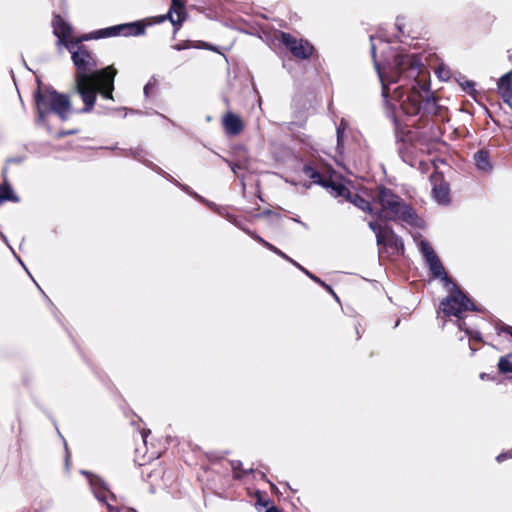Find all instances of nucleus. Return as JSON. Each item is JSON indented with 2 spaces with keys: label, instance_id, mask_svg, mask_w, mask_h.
Masks as SVG:
<instances>
[{
  "label": "nucleus",
  "instance_id": "nucleus-35",
  "mask_svg": "<svg viewBox=\"0 0 512 512\" xmlns=\"http://www.w3.org/2000/svg\"><path fill=\"white\" fill-rule=\"evenodd\" d=\"M116 512H137L136 510L134 509H117Z\"/></svg>",
  "mask_w": 512,
  "mask_h": 512
},
{
  "label": "nucleus",
  "instance_id": "nucleus-21",
  "mask_svg": "<svg viewBox=\"0 0 512 512\" xmlns=\"http://www.w3.org/2000/svg\"><path fill=\"white\" fill-rule=\"evenodd\" d=\"M247 234L253 238L255 241H257L259 244L267 248L268 250L272 251L273 253L281 256L282 258H285L287 260H291L285 253H283L280 249H278L273 244L269 243L265 239H263L261 236H259L255 231H247Z\"/></svg>",
  "mask_w": 512,
  "mask_h": 512
},
{
  "label": "nucleus",
  "instance_id": "nucleus-33",
  "mask_svg": "<svg viewBox=\"0 0 512 512\" xmlns=\"http://www.w3.org/2000/svg\"><path fill=\"white\" fill-rule=\"evenodd\" d=\"M272 213L273 212L271 210L267 209V210H264L261 214H258L257 217H259V216H269Z\"/></svg>",
  "mask_w": 512,
  "mask_h": 512
},
{
  "label": "nucleus",
  "instance_id": "nucleus-18",
  "mask_svg": "<svg viewBox=\"0 0 512 512\" xmlns=\"http://www.w3.org/2000/svg\"><path fill=\"white\" fill-rule=\"evenodd\" d=\"M474 161L478 169L482 171H490L492 165L490 162V155L487 150L481 149L474 154Z\"/></svg>",
  "mask_w": 512,
  "mask_h": 512
},
{
  "label": "nucleus",
  "instance_id": "nucleus-13",
  "mask_svg": "<svg viewBox=\"0 0 512 512\" xmlns=\"http://www.w3.org/2000/svg\"><path fill=\"white\" fill-rule=\"evenodd\" d=\"M304 175L309 178L312 183L323 186L330 185L331 183L328 181V174H325L319 170L318 164L316 162L310 161L303 166L302 169Z\"/></svg>",
  "mask_w": 512,
  "mask_h": 512
},
{
  "label": "nucleus",
  "instance_id": "nucleus-26",
  "mask_svg": "<svg viewBox=\"0 0 512 512\" xmlns=\"http://www.w3.org/2000/svg\"><path fill=\"white\" fill-rule=\"evenodd\" d=\"M512 458V449L509 450V451H506V452H503L501 454H499L497 457H496V460L500 463V462H503L507 459H511Z\"/></svg>",
  "mask_w": 512,
  "mask_h": 512
},
{
  "label": "nucleus",
  "instance_id": "nucleus-1",
  "mask_svg": "<svg viewBox=\"0 0 512 512\" xmlns=\"http://www.w3.org/2000/svg\"><path fill=\"white\" fill-rule=\"evenodd\" d=\"M391 82L401 83L394 93L405 115H419L421 122L434 117L445 119L446 108L439 105L430 90V73L415 55L395 56Z\"/></svg>",
  "mask_w": 512,
  "mask_h": 512
},
{
  "label": "nucleus",
  "instance_id": "nucleus-38",
  "mask_svg": "<svg viewBox=\"0 0 512 512\" xmlns=\"http://www.w3.org/2000/svg\"><path fill=\"white\" fill-rule=\"evenodd\" d=\"M376 69H377V71L379 73V76H380L381 80L383 81V76H382V74L380 72V68H379V64L378 63H376Z\"/></svg>",
  "mask_w": 512,
  "mask_h": 512
},
{
  "label": "nucleus",
  "instance_id": "nucleus-40",
  "mask_svg": "<svg viewBox=\"0 0 512 512\" xmlns=\"http://www.w3.org/2000/svg\"><path fill=\"white\" fill-rule=\"evenodd\" d=\"M271 489L272 490H277V487L274 484H271Z\"/></svg>",
  "mask_w": 512,
  "mask_h": 512
},
{
  "label": "nucleus",
  "instance_id": "nucleus-15",
  "mask_svg": "<svg viewBox=\"0 0 512 512\" xmlns=\"http://www.w3.org/2000/svg\"><path fill=\"white\" fill-rule=\"evenodd\" d=\"M3 183L0 184V205L5 201L19 202V197L13 192L7 178V167L2 170Z\"/></svg>",
  "mask_w": 512,
  "mask_h": 512
},
{
  "label": "nucleus",
  "instance_id": "nucleus-3",
  "mask_svg": "<svg viewBox=\"0 0 512 512\" xmlns=\"http://www.w3.org/2000/svg\"><path fill=\"white\" fill-rule=\"evenodd\" d=\"M373 202L379 205L374 214L386 221H401L413 227H420L422 219L415 209L392 189L379 185L372 190Z\"/></svg>",
  "mask_w": 512,
  "mask_h": 512
},
{
  "label": "nucleus",
  "instance_id": "nucleus-28",
  "mask_svg": "<svg viewBox=\"0 0 512 512\" xmlns=\"http://www.w3.org/2000/svg\"><path fill=\"white\" fill-rule=\"evenodd\" d=\"M369 228L376 233V238L378 239V231L384 229V227H381L378 223L370 221L369 222Z\"/></svg>",
  "mask_w": 512,
  "mask_h": 512
},
{
  "label": "nucleus",
  "instance_id": "nucleus-9",
  "mask_svg": "<svg viewBox=\"0 0 512 512\" xmlns=\"http://www.w3.org/2000/svg\"><path fill=\"white\" fill-rule=\"evenodd\" d=\"M185 3L186 0H171L167 14L153 18V23H162L169 20L173 25L174 33H177L187 18Z\"/></svg>",
  "mask_w": 512,
  "mask_h": 512
},
{
  "label": "nucleus",
  "instance_id": "nucleus-44",
  "mask_svg": "<svg viewBox=\"0 0 512 512\" xmlns=\"http://www.w3.org/2000/svg\"><path fill=\"white\" fill-rule=\"evenodd\" d=\"M148 86H145L144 91L147 93Z\"/></svg>",
  "mask_w": 512,
  "mask_h": 512
},
{
  "label": "nucleus",
  "instance_id": "nucleus-5",
  "mask_svg": "<svg viewBox=\"0 0 512 512\" xmlns=\"http://www.w3.org/2000/svg\"><path fill=\"white\" fill-rule=\"evenodd\" d=\"M467 311H477V307L473 300L456 284L453 283L449 294L443 298L439 304V312L443 317H456L461 323L459 328L462 329V314Z\"/></svg>",
  "mask_w": 512,
  "mask_h": 512
},
{
  "label": "nucleus",
  "instance_id": "nucleus-20",
  "mask_svg": "<svg viewBox=\"0 0 512 512\" xmlns=\"http://www.w3.org/2000/svg\"><path fill=\"white\" fill-rule=\"evenodd\" d=\"M328 181L331 183L330 185L323 186L324 188H330L331 193L335 197H343L347 199L350 194V190L341 182H336L332 179L331 175L328 177Z\"/></svg>",
  "mask_w": 512,
  "mask_h": 512
},
{
  "label": "nucleus",
  "instance_id": "nucleus-39",
  "mask_svg": "<svg viewBox=\"0 0 512 512\" xmlns=\"http://www.w3.org/2000/svg\"><path fill=\"white\" fill-rule=\"evenodd\" d=\"M340 137H341V135H340V130H337V138H338V141L340 140Z\"/></svg>",
  "mask_w": 512,
  "mask_h": 512
},
{
  "label": "nucleus",
  "instance_id": "nucleus-23",
  "mask_svg": "<svg viewBox=\"0 0 512 512\" xmlns=\"http://www.w3.org/2000/svg\"><path fill=\"white\" fill-rule=\"evenodd\" d=\"M232 470L234 479H241L244 475H248L250 472H252V469H243L241 461H233Z\"/></svg>",
  "mask_w": 512,
  "mask_h": 512
},
{
  "label": "nucleus",
  "instance_id": "nucleus-10",
  "mask_svg": "<svg viewBox=\"0 0 512 512\" xmlns=\"http://www.w3.org/2000/svg\"><path fill=\"white\" fill-rule=\"evenodd\" d=\"M435 170L430 175V182L432 185V194L433 198L439 203L447 205L450 203V186L447 181L444 179V175L442 172L437 170V167L434 165Z\"/></svg>",
  "mask_w": 512,
  "mask_h": 512
},
{
  "label": "nucleus",
  "instance_id": "nucleus-29",
  "mask_svg": "<svg viewBox=\"0 0 512 512\" xmlns=\"http://www.w3.org/2000/svg\"><path fill=\"white\" fill-rule=\"evenodd\" d=\"M229 163V166L231 167L232 171L234 172V174L238 175V170H241L243 169V165L242 164H239V163H234V162H228Z\"/></svg>",
  "mask_w": 512,
  "mask_h": 512
},
{
  "label": "nucleus",
  "instance_id": "nucleus-45",
  "mask_svg": "<svg viewBox=\"0 0 512 512\" xmlns=\"http://www.w3.org/2000/svg\"><path fill=\"white\" fill-rule=\"evenodd\" d=\"M510 72H512V70Z\"/></svg>",
  "mask_w": 512,
  "mask_h": 512
},
{
  "label": "nucleus",
  "instance_id": "nucleus-37",
  "mask_svg": "<svg viewBox=\"0 0 512 512\" xmlns=\"http://www.w3.org/2000/svg\"><path fill=\"white\" fill-rule=\"evenodd\" d=\"M354 330H355L356 335H357V337H356V338H357V339H359V338H360V334H359L358 325L354 324Z\"/></svg>",
  "mask_w": 512,
  "mask_h": 512
},
{
  "label": "nucleus",
  "instance_id": "nucleus-34",
  "mask_svg": "<svg viewBox=\"0 0 512 512\" xmlns=\"http://www.w3.org/2000/svg\"><path fill=\"white\" fill-rule=\"evenodd\" d=\"M371 53L373 58H376V47L374 44L371 45Z\"/></svg>",
  "mask_w": 512,
  "mask_h": 512
},
{
  "label": "nucleus",
  "instance_id": "nucleus-42",
  "mask_svg": "<svg viewBox=\"0 0 512 512\" xmlns=\"http://www.w3.org/2000/svg\"><path fill=\"white\" fill-rule=\"evenodd\" d=\"M387 91V87L383 84V93Z\"/></svg>",
  "mask_w": 512,
  "mask_h": 512
},
{
  "label": "nucleus",
  "instance_id": "nucleus-43",
  "mask_svg": "<svg viewBox=\"0 0 512 512\" xmlns=\"http://www.w3.org/2000/svg\"><path fill=\"white\" fill-rule=\"evenodd\" d=\"M315 281L317 282H321L319 278H316V277H312Z\"/></svg>",
  "mask_w": 512,
  "mask_h": 512
},
{
  "label": "nucleus",
  "instance_id": "nucleus-4",
  "mask_svg": "<svg viewBox=\"0 0 512 512\" xmlns=\"http://www.w3.org/2000/svg\"><path fill=\"white\" fill-rule=\"evenodd\" d=\"M37 82L33 101L38 121L45 122L51 114L56 115L61 121H67L70 115L76 112L70 94L60 93L52 86L42 85L40 80ZM77 112L80 113L79 110Z\"/></svg>",
  "mask_w": 512,
  "mask_h": 512
},
{
  "label": "nucleus",
  "instance_id": "nucleus-19",
  "mask_svg": "<svg viewBox=\"0 0 512 512\" xmlns=\"http://www.w3.org/2000/svg\"><path fill=\"white\" fill-rule=\"evenodd\" d=\"M497 368L500 374L512 379V352L499 358Z\"/></svg>",
  "mask_w": 512,
  "mask_h": 512
},
{
  "label": "nucleus",
  "instance_id": "nucleus-12",
  "mask_svg": "<svg viewBox=\"0 0 512 512\" xmlns=\"http://www.w3.org/2000/svg\"><path fill=\"white\" fill-rule=\"evenodd\" d=\"M222 127L225 133L229 136H237L241 134L245 128V124L240 116L228 111L221 119Z\"/></svg>",
  "mask_w": 512,
  "mask_h": 512
},
{
  "label": "nucleus",
  "instance_id": "nucleus-24",
  "mask_svg": "<svg viewBox=\"0 0 512 512\" xmlns=\"http://www.w3.org/2000/svg\"><path fill=\"white\" fill-rule=\"evenodd\" d=\"M420 247H421V252L423 253V255L426 259V262L433 260L435 257H438L436 255L434 249L428 242L422 241L420 244Z\"/></svg>",
  "mask_w": 512,
  "mask_h": 512
},
{
  "label": "nucleus",
  "instance_id": "nucleus-32",
  "mask_svg": "<svg viewBox=\"0 0 512 512\" xmlns=\"http://www.w3.org/2000/svg\"><path fill=\"white\" fill-rule=\"evenodd\" d=\"M266 512H282V510L276 507L275 505H271L270 507L267 508Z\"/></svg>",
  "mask_w": 512,
  "mask_h": 512
},
{
  "label": "nucleus",
  "instance_id": "nucleus-17",
  "mask_svg": "<svg viewBox=\"0 0 512 512\" xmlns=\"http://www.w3.org/2000/svg\"><path fill=\"white\" fill-rule=\"evenodd\" d=\"M427 263L429 265L431 274L435 278H440L441 280H444L447 283H452V280L447 275V273L444 269V266L442 265V263L438 257H435L433 260H430Z\"/></svg>",
  "mask_w": 512,
  "mask_h": 512
},
{
  "label": "nucleus",
  "instance_id": "nucleus-36",
  "mask_svg": "<svg viewBox=\"0 0 512 512\" xmlns=\"http://www.w3.org/2000/svg\"><path fill=\"white\" fill-rule=\"evenodd\" d=\"M258 503H260L261 505H263L265 507L269 505V501L268 500L262 501L261 498L258 499Z\"/></svg>",
  "mask_w": 512,
  "mask_h": 512
},
{
  "label": "nucleus",
  "instance_id": "nucleus-7",
  "mask_svg": "<svg viewBox=\"0 0 512 512\" xmlns=\"http://www.w3.org/2000/svg\"><path fill=\"white\" fill-rule=\"evenodd\" d=\"M279 41L294 58L299 60H308L315 52L314 46L308 40L298 39L287 32H281Z\"/></svg>",
  "mask_w": 512,
  "mask_h": 512
},
{
  "label": "nucleus",
  "instance_id": "nucleus-6",
  "mask_svg": "<svg viewBox=\"0 0 512 512\" xmlns=\"http://www.w3.org/2000/svg\"><path fill=\"white\" fill-rule=\"evenodd\" d=\"M152 22L144 23L142 21H136L132 23H125L120 25H115L103 29H99L93 32L88 33L93 39H101V38H109L116 37L119 35L123 36H140L145 33L147 25L152 24Z\"/></svg>",
  "mask_w": 512,
  "mask_h": 512
},
{
  "label": "nucleus",
  "instance_id": "nucleus-8",
  "mask_svg": "<svg viewBox=\"0 0 512 512\" xmlns=\"http://www.w3.org/2000/svg\"><path fill=\"white\" fill-rule=\"evenodd\" d=\"M53 34L57 37L56 46L66 49L73 48L72 44L76 43L77 37L73 35L72 26L67 23L59 14L54 15L52 19Z\"/></svg>",
  "mask_w": 512,
  "mask_h": 512
},
{
  "label": "nucleus",
  "instance_id": "nucleus-16",
  "mask_svg": "<svg viewBox=\"0 0 512 512\" xmlns=\"http://www.w3.org/2000/svg\"><path fill=\"white\" fill-rule=\"evenodd\" d=\"M346 200L351 202L352 204H354L357 208H359L360 210H362L365 213H368V214L375 213L371 202L369 200L365 199L364 197H362L361 195H359L358 193L350 192V194Z\"/></svg>",
  "mask_w": 512,
  "mask_h": 512
},
{
  "label": "nucleus",
  "instance_id": "nucleus-41",
  "mask_svg": "<svg viewBox=\"0 0 512 512\" xmlns=\"http://www.w3.org/2000/svg\"><path fill=\"white\" fill-rule=\"evenodd\" d=\"M10 162H17V160H15V159H9V160L7 161V163H10Z\"/></svg>",
  "mask_w": 512,
  "mask_h": 512
},
{
  "label": "nucleus",
  "instance_id": "nucleus-22",
  "mask_svg": "<svg viewBox=\"0 0 512 512\" xmlns=\"http://www.w3.org/2000/svg\"><path fill=\"white\" fill-rule=\"evenodd\" d=\"M208 44L205 42H196L192 40H183L179 43H176L172 45V48L174 50L180 51L184 49H190V48H207Z\"/></svg>",
  "mask_w": 512,
  "mask_h": 512
},
{
  "label": "nucleus",
  "instance_id": "nucleus-30",
  "mask_svg": "<svg viewBox=\"0 0 512 512\" xmlns=\"http://www.w3.org/2000/svg\"><path fill=\"white\" fill-rule=\"evenodd\" d=\"M480 379L481 380H488V381H495V376H491L490 374H487V373H481L480 374Z\"/></svg>",
  "mask_w": 512,
  "mask_h": 512
},
{
  "label": "nucleus",
  "instance_id": "nucleus-25",
  "mask_svg": "<svg viewBox=\"0 0 512 512\" xmlns=\"http://www.w3.org/2000/svg\"><path fill=\"white\" fill-rule=\"evenodd\" d=\"M79 132L78 129H70V130H60L58 131L56 134H55V138L56 139H61L65 136H69V135H75Z\"/></svg>",
  "mask_w": 512,
  "mask_h": 512
},
{
  "label": "nucleus",
  "instance_id": "nucleus-2",
  "mask_svg": "<svg viewBox=\"0 0 512 512\" xmlns=\"http://www.w3.org/2000/svg\"><path fill=\"white\" fill-rule=\"evenodd\" d=\"M93 40L88 33L79 35L73 48L67 49L75 67L72 92L80 96L83 107L81 113H90L96 104L97 96L114 101L115 77L118 73L113 65L97 69V56L85 41Z\"/></svg>",
  "mask_w": 512,
  "mask_h": 512
},
{
  "label": "nucleus",
  "instance_id": "nucleus-14",
  "mask_svg": "<svg viewBox=\"0 0 512 512\" xmlns=\"http://www.w3.org/2000/svg\"><path fill=\"white\" fill-rule=\"evenodd\" d=\"M497 88L504 103L512 106V72L504 74L499 79Z\"/></svg>",
  "mask_w": 512,
  "mask_h": 512
},
{
  "label": "nucleus",
  "instance_id": "nucleus-27",
  "mask_svg": "<svg viewBox=\"0 0 512 512\" xmlns=\"http://www.w3.org/2000/svg\"><path fill=\"white\" fill-rule=\"evenodd\" d=\"M230 221H231L235 226H237L238 228H240L241 230H243L245 233H247V231H250L248 228L244 227V225H243V221H242V220H238L236 217H230Z\"/></svg>",
  "mask_w": 512,
  "mask_h": 512
},
{
  "label": "nucleus",
  "instance_id": "nucleus-11",
  "mask_svg": "<svg viewBox=\"0 0 512 512\" xmlns=\"http://www.w3.org/2000/svg\"><path fill=\"white\" fill-rule=\"evenodd\" d=\"M378 245H385L397 253H404V243L402 239L389 226L378 231Z\"/></svg>",
  "mask_w": 512,
  "mask_h": 512
},
{
  "label": "nucleus",
  "instance_id": "nucleus-31",
  "mask_svg": "<svg viewBox=\"0 0 512 512\" xmlns=\"http://www.w3.org/2000/svg\"><path fill=\"white\" fill-rule=\"evenodd\" d=\"M501 331L505 334H508L512 337V326L510 325H504L502 328H501Z\"/></svg>",
  "mask_w": 512,
  "mask_h": 512
}]
</instances>
